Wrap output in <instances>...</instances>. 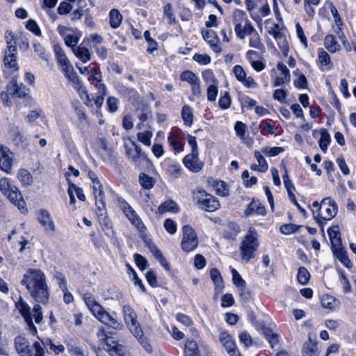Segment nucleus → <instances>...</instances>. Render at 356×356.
<instances>
[{"mask_svg": "<svg viewBox=\"0 0 356 356\" xmlns=\"http://www.w3.org/2000/svg\"><path fill=\"white\" fill-rule=\"evenodd\" d=\"M21 284L24 286L31 298L37 302L46 304L49 289L45 274L40 269L29 268L23 275Z\"/></svg>", "mask_w": 356, "mask_h": 356, "instance_id": "nucleus-1", "label": "nucleus"}, {"mask_svg": "<svg viewBox=\"0 0 356 356\" xmlns=\"http://www.w3.org/2000/svg\"><path fill=\"white\" fill-rule=\"evenodd\" d=\"M83 300L88 309L100 322L115 330L122 329V323L113 317L100 304L96 302L92 294L86 293L83 295Z\"/></svg>", "mask_w": 356, "mask_h": 356, "instance_id": "nucleus-2", "label": "nucleus"}, {"mask_svg": "<svg viewBox=\"0 0 356 356\" xmlns=\"http://www.w3.org/2000/svg\"><path fill=\"white\" fill-rule=\"evenodd\" d=\"M15 306L26 323L29 332L33 335L36 334L38 331L33 324V318H34L36 323L42 322L43 316L41 306L35 304L31 312L30 306L22 298L15 303Z\"/></svg>", "mask_w": 356, "mask_h": 356, "instance_id": "nucleus-3", "label": "nucleus"}, {"mask_svg": "<svg viewBox=\"0 0 356 356\" xmlns=\"http://www.w3.org/2000/svg\"><path fill=\"white\" fill-rule=\"evenodd\" d=\"M259 235L254 229L250 228L243 238L241 245V257L243 261L248 262L255 256V252L259 247Z\"/></svg>", "mask_w": 356, "mask_h": 356, "instance_id": "nucleus-4", "label": "nucleus"}, {"mask_svg": "<svg viewBox=\"0 0 356 356\" xmlns=\"http://www.w3.org/2000/svg\"><path fill=\"white\" fill-rule=\"evenodd\" d=\"M0 191L6 195L22 211L25 213V201L17 187L7 177L0 179Z\"/></svg>", "mask_w": 356, "mask_h": 356, "instance_id": "nucleus-5", "label": "nucleus"}, {"mask_svg": "<svg viewBox=\"0 0 356 356\" xmlns=\"http://www.w3.org/2000/svg\"><path fill=\"white\" fill-rule=\"evenodd\" d=\"M193 199L199 209L207 212H213L220 207L219 200L203 189L194 191Z\"/></svg>", "mask_w": 356, "mask_h": 356, "instance_id": "nucleus-6", "label": "nucleus"}, {"mask_svg": "<svg viewBox=\"0 0 356 356\" xmlns=\"http://www.w3.org/2000/svg\"><path fill=\"white\" fill-rule=\"evenodd\" d=\"M337 209L335 201L330 197H325L321 201L318 211H313V216L318 225L323 227L324 221L330 220L335 217Z\"/></svg>", "mask_w": 356, "mask_h": 356, "instance_id": "nucleus-7", "label": "nucleus"}, {"mask_svg": "<svg viewBox=\"0 0 356 356\" xmlns=\"http://www.w3.org/2000/svg\"><path fill=\"white\" fill-rule=\"evenodd\" d=\"M183 236L181 241V249L186 252L193 251L198 245L199 241L196 232L188 225L182 227Z\"/></svg>", "mask_w": 356, "mask_h": 356, "instance_id": "nucleus-8", "label": "nucleus"}, {"mask_svg": "<svg viewBox=\"0 0 356 356\" xmlns=\"http://www.w3.org/2000/svg\"><path fill=\"white\" fill-rule=\"evenodd\" d=\"M124 147L127 157L136 165H140L141 161L146 159V156L142 152L141 148L134 141L131 140L126 141Z\"/></svg>", "mask_w": 356, "mask_h": 356, "instance_id": "nucleus-9", "label": "nucleus"}, {"mask_svg": "<svg viewBox=\"0 0 356 356\" xmlns=\"http://www.w3.org/2000/svg\"><path fill=\"white\" fill-rule=\"evenodd\" d=\"M124 320L130 332H134L140 327V324L137 320L136 313L129 305H124L122 307Z\"/></svg>", "mask_w": 356, "mask_h": 356, "instance_id": "nucleus-10", "label": "nucleus"}, {"mask_svg": "<svg viewBox=\"0 0 356 356\" xmlns=\"http://www.w3.org/2000/svg\"><path fill=\"white\" fill-rule=\"evenodd\" d=\"M14 162L13 153L6 147H0V168L8 174L12 172Z\"/></svg>", "mask_w": 356, "mask_h": 356, "instance_id": "nucleus-11", "label": "nucleus"}, {"mask_svg": "<svg viewBox=\"0 0 356 356\" xmlns=\"http://www.w3.org/2000/svg\"><path fill=\"white\" fill-rule=\"evenodd\" d=\"M233 72L236 79L244 86L248 88H254L257 84L252 76H247L246 72L242 66L236 65L233 68Z\"/></svg>", "mask_w": 356, "mask_h": 356, "instance_id": "nucleus-12", "label": "nucleus"}, {"mask_svg": "<svg viewBox=\"0 0 356 356\" xmlns=\"http://www.w3.org/2000/svg\"><path fill=\"white\" fill-rule=\"evenodd\" d=\"M38 214V221L44 230L47 233L54 234L56 228L50 213L45 209H40Z\"/></svg>", "mask_w": 356, "mask_h": 356, "instance_id": "nucleus-13", "label": "nucleus"}, {"mask_svg": "<svg viewBox=\"0 0 356 356\" xmlns=\"http://www.w3.org/2000/svg\"><path fill=\"white\" fill-rule=\"evenodd\" d=\"M184 165L193 172H200L203 166V163L200 161L198 158V152H192L186 155L184 159Z\"/></svg>", "mask_w": 356, "mask_h": 356, "instance_id": "nucleus-14", "label": "nucleus"}, {"mask_svg": "<svg viewBox=\"0 0 356 356\" xmlns=\"http://www.w3.org/2000/svg\"><path fill=\"white\" fill-rule=\"evenodd\" d=\"M234 131L236 136L248 147H252L254 140L252 138L245 135L248 127L245 123L237 121L234 126Z\"/></svg>", "mask_w": 356, "mask_h": 356, "instance_id": "nucleus-15", "label": "nucleus"}, {"mask_svg": "<svg viewBox=\"0 0 356 356\" xmlns=\"http://www.w3.org/2000/svg\"><path fill=\"white\" fill-rule=\"evenodd\" d=\"M202 35L205 41L209 44L210 47L216 53H220L222 50L219 45V39L216 33L209 29L202 30Z\"/></svg>", "mask_w": 356, "mask_h": 356, "instance_id": "nucleus-16", "label": "nucleus"}, {"mask_svg": "<svg viewBox=\"0 0 356 356\" xmlns=\"http://www.w3.org/2000/svg\"><path fill=\"white\" fill-rule=\"evenodd\" d=\"M277 69L280 72V74L273 80V85L274 87L280 86L289 83L291 79L289 70L286 65L282 63H278L277 64Z\"/></svg>", "mask_w": 356, "mask_h": 356, "instance_id": "nucleus-17", "label": "nucleus"}, {"mask_svg": "<svg viewBox=\"0 0 356 356\" xmlns=\"http://www.w3.org/2000/svg\"><path fill=\"white\" fill-rule=\"evenodd\" d=\"M3 58L4 66L6 68L10 69L12 72H16L19 70V66L17 63V49H5Z\"/></svg>", "mask_w": 356, "mask_h": 356, "instance_id": "nucleus-18", "label": "nucleus"}, {"mask_svg": "<svg viewBox=\"0 0 356 356\" xmlns=\"http://www.w3.org/2000/svg\"><path fill=\"white\" fill-rule=\"evenodd\" d=\"M118 92L134 105L140 102V97L139 94L132 88L120 86L118 87Z\"/></svg>", "mask_w": 356, "mask_h": 356, "instance_id": "nucleus-19", "label": "nucleus"}, {"mask_svg": "<svg viewBox=\"0 0 356 356\" xmlns=\"http://www.w3.org/2000/svg\"><path fill=\"white\" fill-rule=\"evenodd\" d=\"M61 71L64 74L65 78L70 81L75 87L81 88V82L79 79L76 72H75L71 63L60 67Z\"/></svg>", "mask_w": 356, "mask_h": 356, "instance_id": "nucleus-20", "label": "nucleus"}, {"mask_svg": "<svg viewBox=\"0 0 356 356\" xmlns=\"http://www.w3.org/2000/svg\"><path fill=\"white\" fill-rule=\"evenodd\" d=\"M29 342L26 338L19 336L15 339V347L20 356H31L29 354Z\"/></svg>", "mask_w": 356, "mask_h": 356, "instance_id": "nucleus-21", "label": "nucleus"}, {"mask_svg": "<svg viewBox=\"0 0 356 356\" xmlns=\"http://www.w3.org/2000/svg\"><path fill=\"white\" fill-rule=\"evenodd\" d=\"M253 214L261 216H264L266 214V209L264 206L259 202V200H252L245 211V216H250Z\"/></svg>", "mask_w": 356, "mask_h": 356, "instance_id": "nucleus-22", "label": "nucleus"}, {"mask_svg": "<svg viewBox=\"0 0 356 356\" xmlns=\"http://www.w3.org/2000/svg\"><path fill=\"white\" fill-rule=\"evenodd\" d=\"M334 255L347 268H352V263L348 258L347 252L342 245L332 248Z\"/></svg>", "mask_w": 356, "mask_h": 356, "instance_id": "nucleus-23", "label": "nucleus"}, {"mask_svg": "<svg viewBox=\"0 0 356 356\" xmlns=\"http://www.w3.org/2000/svg\"><path fill=\"white\" fill-rule=\"evenodd\" d=\"M83 42L77 46L76 48L72 49L74 55L83 63H86L91 59L90 51L83 45Z\"/></svg>", "mask_w": 356, "mask_h": 356, "instance_id": "nucleus-24", "label": "nucleus"}, {"mask_svg": "<svg viewBox=\"0 0 356 356\" xmlns=\"http://www.w3.org/2000/svg\"><path fill=\"white\" fill-rule=\"evenodd\" d=\"M135 332L136 333L134 332H131V333L137 339L138 343L145 351L149 353H152L153 351L152 346L148 339L144 336L141 327L138 328Z\"/></svg>", "mask_w": 356, "mask_h": 356, "instance_id": "nucleus-25", "label": "nucleus"}, {"mask_svg": "<svg viewBox=\"0 0 356 356\" xmlns=\"http://www.w3.org/2000/svg\"><path fill=\"white\" fill-rule=\"evenodd\" d=\"M135 332L136 333L134 332H131V333L137 339L138 343L145 351L149 353H152L153 351L152 346L148 339L144 336L141 327L138 328Z\"/></svg>", "mask_w": 356, "mask_h": 356, "instance_id": "nucleus-26", "label": "nucleus"}, {"mask_svg": "<svg viewBox=\"0 0 356 356\" xmlns=\"http://www.w3.org/2000/svg\"><path fill=\"white\" fill-rule=\"evenodd\" d=\"M185 356H201L197 343L193 339H187L184 347Z\"/></svg>", "mask_w": 356, "mask_h": 356, "instance_id": "nucleus-27", "label": "nucleus"}, {"mask_svg": "<svg viewBox=\"0 0 356 356\" xmlns=\"http://www.w3.org/2000/svg\"><path fill=\"white\" fill-rule=\"evenodd\" d=\"M255 29L252 25L251 22L243 24L242 26H236V27H234L236 35L242 40L245 39L246 35H249Z\"/></svg>", "mask_w": 356, "mask_h": 356, "instance_id": "nucleus-28", "label": "nucleus"}, {"mask_svg": "<svg viewBox=\"0 0 356 356\" xmlns=\"http://www.w3.org/2000/svg\"><path fill=\"white\" fill-rule=\"evenodd\" d=\"M321 302L323 307L331 310H335L340 305V302L338 299L327 294L322 296Z\"/></svg>", "mask_w": 356, "mask_h": 356, "instance_id": "nucleus-29", "label": "nucleus"}, {"mask_svg": "<svg viewBox=\"0 0 356 356\" xmlns=\"http://www.w3.org/2000/svg\"><path fill=\"white\" fill-rule=\"evenodd\" d=\"M213 187L218 195L227 197L229 194V188L227 183L221 180H215L213 182Z\"/></svg>", "mask_w": 356, "mask_h": 356, "instance_id": "nucleus-30", "label": "nucleus"}, {"mask_svg": "<svg viewBox=\"0 0 356 356\" xmlns=\"http://www.w3.org/2000/svg\"><path fill=\"white\" fill-rule=\"evenodd\" d=\"M327 234L331 242L332 248L339 247L342 245L341 240V234L337 226L332 227L327 230Z\"/></svg>", "mask_w": 356, "mask_h": 356, "instance_id": "nucleus-31", "label": "nucleus"}, {"mask_svg": "<svg viewBox=\"0 0 356 356\" xmlns=\"http://www.w3.org/2000/svg\"><path fill=\"white\" fill-rule=\"evenodd\" d=\"M319 350L317 344L311 340L306 341L302 348V356H318Z\"/></svg>", "mask_w": 356, "mask_h": 356, "instance_id": "nucleus-32", "label": "nucleus"}, {"mask_svg": "<svg viewBox=\"0 0 356 356\" xmlns=\"http://www.w3.org/2000/svg\"><path fill=\"white\" fill-rule=\"evenodd\" d=\"M210 276L216 286V292L221 293L224 288V285L222 278L218 270L216 268H212L210 270Z\"/></svg>", "mask_w": 356, "mask_h": 356, "instance_id": "nucleus-33", "label": "nucleus"}, {"mask_svg": "<svg viewBox=\"0 0 356 356\" xmlns=\"http://www.w3.org/2000/svg\"><path fill=\"white\" fill-rule=\"evenodd\" d=\"M17 179L22 183L23 186H29L33 183V177L30 172L24 168L19 170L17 175Z\"/></svg>", "mask_w": 356, "mask_h": 356, "instance_id": "nucleus-34", "label": "nucleus"}, {"mask_svg": "<svg viewBox=\"0 0 356 356\" xmlns=\"http://www.w3.org/2000/svg\"><path fill=\"white\" fill-rule=\"evenodd\" d=\"M178 211L179 207L177 203L172 200H168L164 202L158 208V213L161 214L168 211L176 213L178 212Z\"/></svg>", "mask_w": 356, "mask_h": 356, "instance_id": "nucleus-35", "label": "nucleus"}, {"mask_svg": "<svg viewBox=\"0 0 356 356\" xmlns=\"http://www.w3.org/2000/svg\"><path fill=\"white\" fill-rule=\"evenodd\" d=\"M110 25L113 29L118 28L122 21V15L118 9H112L109 13Z\"/></svg>", "mask_w": 356, "mask_h": 356, "instance_id": "nucleus-36", "label": "nucleus"}, {"mask_svg": "<svg viewBox=\"0 0 356 356\" xmlns=\"http://www.w3.org/2000/svg\"><path fill=\"white\" fill-rule=\"evenodd\" d=\"M220 341L222 346L228 351L232 348H236V344L232 339V337L227 332H222L220 334Z\"/></svg>", "mask_w": 356, "mask_h": 356, "instance_id": "nucleus-37", "label": "nucleus"}, {"mask_svg": "<svg viewBox=\"0 0 356 356\" xmlns=\"http://www.w3.org/2000/svg\"><path fill=\"white\" fill-rule=\"evenodd\" d=\"M54 50L56 56L57 62L60 67L70 63L63 49L59 45H54Z\"/></svg>", "mask_w": 356, "mask_h": 356, "instance_id": "nucleus-38", "label": "nucleus"}, {"mask_svg": "<svg viewBox=\"0 0 356 356\" xmlns=\"http://www.w3.org/2000/svg\"><path fill=\"white\" fill-rule=\"evenodd\" d=\"M233 22L234 27L236 26H242V24L250 22L247 17L246 13L241 10H236L233 13Z\"/></svg>", "mask_w": 356, "mask_h": 356, "instance_id": "nucleus-39", "label": "nucleus"}, {"mask_svg": "<svg viewBox=\"0 0 356 356\" xmlns=\"http://www.w3.org/2000/svg\"><path fill=\"white\" fill-rule=\"evenodd\" d=\"M325 47L331 53H334L340 48V45L337 42L335 36L328 35L325 38Z\"/></svg>", "mask_w": 356, "mask_h": 356, "instance_id": "nucleus-40", "label": "nucleus"}, {"mask_svg": "<svg viewBox=\"0 0 356 356\" xmlns=\"http://www.w3.org/2000/svg\"><path fill=\"white\" fill-rule=\"evenodd\" d=\"M67 348L69 353L73 356H85L83 350L78 346L72 339L65 341Z\"/></svg>", "mask_w": 356, "mask_h": 356, "instance_id": "nucleus-41", "label": "nucleus"}, {"mask_svg": "<svg viewBox=\"0 0 356 356\" xmlns=\"http://www.w3.org/2000/svg\"><path fill=\"white\" fill-rule=\"evenodd\" d=\"M181 118L184 122V124L191 127L193 122V115L192 108L188 106L185 105L183 106L181 110Z\"/></svg>", "mask_w": 356, "mask_h": 356, "instance_id": "nucleus-42", "label": "nucleus"}, {"mask_svg": "<svg viewBox=\"0 0 356 356\" xmlns=\"http://www.w3.org/2000/svg\"><path fill=\"white\" fill-rule=\"evenodd\" d=\"M105 300H120L123 298V295L119 290L115 287L109 288L103 294Z\"/></svg>", "mask_w": 356, "mask_h": 356, "instance_id": "nucleus-43", "label": "nucleus"}, {"mask_svg": "<svg viewBox=\"0 0 356 356\" xmlns=\"http://www.w3.org/2000/svg\"><path fill=\"white\" fill-rule=\"evenodd\" d=\"M8 91L13 97H23L26 96V91L24 87L19 86L16 83H13L8 86Z\"/></svg>", "mask_w": 356, "mask_h": 356, "instance_id": "nucleus-44", "label": "nucleus"}, {"mask_svg": "<svg viewBox=\"0 0 356 356\" xmlns=\"http://www.w3.org/2000/svg\"><path fill=\"white\" fill-rule=\"evenodd\" d=\"M264 334L272 348L278 344L280 341V335L278 334L273 332L270 329H265Z\"/></svg>", "mask_w": 356, "mask_h": 356, "instance_id": "nucleus-45", "label": "nucleus"}, {"mask_svg": "<svg viewBox=\"0 0 356 356\" xmlns=\"http://www.w3.org/2000/svg\"><path fill=\"white\" fill-rule=\"evenodd\" d=\"M81 38V33L76 32L72 34H67L65 38V43L67 46L72 47V49L76 48Z\"/></svg>", "mask_w": 356, "mask_h": 356, "instance_id": "nucleus-46", "label": "nucleus"}, {"mask_svg": "<svg viewBox=\"0 0 356 356\" xmlns=\"http://www.w3.org/2000/svg\"><path fill=\"white\" fill-rule=\"evenodd\" d=\"M331 141V138L329 133L326 129H323L321 131V138L319 140L318 144L321 149L323 152H327V149L328 145H330Z\"/></svg>", "mask_w": 356, "mask_h": 356, "instance_id": "nucleus-47", "label": "nucleus"}, {"mask_svg": "<svg viewBox=\"0 0 356 356\" xmlns=\"http://www.w3.org/2000/svg\"><path fill=\"white\" fill-rule=\"evenodd\" d=\"M42 345L47 348L49 347L55 354L58 355L64 351L65 347L62 344L56 345L51 339H45L42 341Z\"/></svg>", "mask_w": 356, "mask_h": 356, "instance_id": "nucleus-48", "label": "nucleus"}, {"mask_svg": "<svg viewBox=\"0 0 356 356\" xmlns=\"http://www.w3.org/2000/svg\"><path fill=\"white\" fill-rule=\"evenodd\" d=\"M168 141L172 148L177 152H180L183 150L184 145L178 140L177 136L175 132H171L168 137Z\"/></svg>", "mask_w": 356, "mask_h": 356, "instance_id": "nucleus-49", "label": "nucleus"}, {"mask_svg": "<svg viewBox=\"0 0 356 356\" xmlns=\"http://www.w3.org/2000/svg\"><path fill=\"white\" fill-rule=\"evenodd\" d=\"M327 4H328L329 8L330 9V12L332 13V15L334 17L335 24H336V25L338 27V30L341 31V26H343V21H342V19H341V17H340V15H339V14L338 13L337 9L334 6L332 2L327 1Z\"/></svg>", "mask_w": 356, "mask_h": 356, "instance_id": "nucleus-50", "label": "nucleus"}, {"mask_svg": "<svg viewBox=\"0 0 356 356\" xmlns=\"http://www.w3.org/2000/svg\"><path fill=\"white\" fill-rule=\"evenodd\" d=\"M31 356H44V350L42 345L38 341H35L29 348Z\"/></svg>", "mask_w": 356, "mask_h": 356, "instance_id": "nucleus-51", "label": "nucleus"}, {"mask_svg": "<svg viewBox=\"0 0 356 356\" xmlns=\"http://www.w3.org/2000/svg\"><path fill=\"white\" fill-rule=\"evenodd\" d=\"M310 277L309 271L305 267H300L298 269L297 279L300 284L305 285L308 283Z\"/></svg>", "mask_w": 356, "mask_h": 356, "instance_id": "nucleus-52", "label": "nucleus"}, {"mask_svg": "<svg viewBox=\"0 0 356 356\" xmlns=\"http://www.w3.org/2000/svg\"><path fill=\"white\" fill-rule=\"evenodd\" d=\"M250 35L249 46L255 49H261L262 43L261 42L260 36L254 30Z\"/></svg>", "mask_w": 356, "mask_h": 356, "instance_id": "nucleus-53", "label": "nucleus"}, {"mask_svg": "<svg viewBox=\"0 0 356 356\" xmlns=\"http://www.w3.org/2000/svg\"><path fill=\"white\" fill-rule=\"evenodd\" d=\"M5 40L6 42V49H17L16 47V40L14 33L10 30H7L5 32Z\"/></svg>", "mask_w": 356, "mask_h": 356, "instance_id": "nucleus-54", "label": "nucleus"}, {"mask_svg": "<svg viewBox=\"0 0 356 356\" xmlns=\"http://www.w3.org/2000/svg\"><path fill=\"white\" fill-rule=\"evenodd\" d=\"M339 282L340 284L342 286L343 291L345 293H348L352 291V286L351 284L346 277V275L341 271L339 273Z\"/></svg>", "mask_w": 356, "mask_h": 356, "instance_id": "nucleus-55", "label": "nucleus"}, {"mask_svg": "<svg viewBox=\"0 0 356 356\" xmlns=\"http://www.w3.org/2000/svg\"><path fill=\"white\" fill-rule=\"evenodd\" d=\"M139 181L141 186L146 189L152 188L154 185L153 179L149 175L142 173L139 176Z\"/></svg>", "mask_w": 356, "mask_h": 356, "instance_id": "nucleus-56", "label": "nucleus"}, {"mask_svg": "<svg viewBox=\"0 0 356 356\" xmlns=\"http://www.w3.org/2000/svg\"><path fill=\"white\" fill-rule=\"evenodd\" d=\"M93 193L96 201V205L98 207V209H104L105 207V198L103 195V188L93 190Z\"/></svg>", "mask_w": 356, "mask_h": 356, "instance_id": "nucleus-57", "label": "nucleus"}, {"mask_svg": "<svg viewBox=\"0 0 356 356\" xmlns=\"http://www.w3.org/2000/svg\"><path fill=\"white\" fill-rule=\"evenodd\" d=\"M218 92V83L209 85L207 91V99L211 102L216 100Z\"/></svg>", "mask_w": 356, "mask_h": 356, "instance_id": "nucleus-58", "label": "nucleus"}, {"mask_svg": "<svg viewBox=\"0 0 356 356\" xmlns=\"http://www.w3.org/2000/svg\"><path fill=\"white\" fill-rule=\"evenodd\" d=\"M198 79L195 74L189 70L183 72L180 75V79L182 81L188 82L190 85L195 81H198Z\"/></svg>", "mask_w": 356, "mask_h": 356, "instance_id": "nucleus-59", "label": "nucleus"}, {"mask_svg": "<svg viewBox=\"0 0 356 356\" xmlns=\"http://www.w3.org/2000/svg\"><path fill=\"white\" fill-rule=\"evenodd\" d=\"M152 133L150 131H145L139 132L137 134L138 140L143 143L145 145L149 146L151 145V138Z\"/></svg>", "mask_w": 356, "mask_h": 356, "instance_id": "nucleus-60", "label": "nucleus"}, {"mask_svg": "<svg viewBox=\"0 0 356 356\" xmlns=\"http://www.w3.org/2000/svg\"><path fill=\"white\" fill-rule=\"evenodd\" d=\"M254 156L258 162L259 171L261 172H266L268 170V164H267L264 157L258 151L254 152Z\"/></svg>", "mask_w": 356, "mask_h": 356, "instance_id": "nucleus-61", "label": "nucleus"}, {"mask_svg": "<svg viewBox=\"0 0 356 356\" xmlns=\"http://www.w3.org/2000/svg\"><path fill=\"white\" fill-rule=\"evenodd\" d=\"M164 15L168 18L170 24H174L176 22V18L174 14L172 6L170 3H167L164 6Z\"/></svg>", "mask_w": 356, "mask_h": 356, "instance_id": "nucleus-62", "label": "nucleus"}, {"mask_svg": "<svg viewBox=\"0 0 356 356\" xmlns=\"http://www.w3.org/2000/svg\"><path fill=\"white\" fill-rule=\"evenodd\" d=\"M202 78L203 80L206 82V83L209 85L218 83V81L214 76L213 71L211 70H204L202 72Z\"/></svg>", "mask_w": 356, "mask_h": 356, "instance_id": "nucleus-63", "label": "nucleus"}, {"mask_svg": "<svg viewBox=\"0 0 356 356\" xmlns=\"http://www.w3.org/2000/svg\"><path fill=\"white\" fill-rule=\"evenodd\" d=\"M232 275V281L236 287H243V285H245V280L241 277L238 271L232 268L231 270Z\"/></svg>", "mask_w": 356, "mask_h": 356, "instance_id": "nucleus-64", "label": "nucleus"}]
</instances>
